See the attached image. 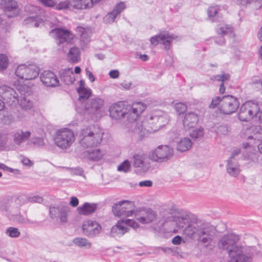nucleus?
<instances>
[{
	"label": "nucleus",
	"instance_id": "obj_2",
	"mask_svg": "<svg viewBox=\"0 0 262 262\" xmlns=\"http://www.w3.org/2000/svg\"><path fill=\"white\" fill-rule=\"evenodd\" d=\"M104 132L98 126L91 125L81 129L79 135V143L88 148L97 146L102 141Z\"/></svg>",
	"mask_w": 262,
	"mask_h": 262
},
{
	"label": "nucleus",
	"instance_id": "obj_58",
	"mask_svg": "<svg viewBox=\"0 0 262 262\" xmlns=\"http://www.w3.org/2000/svg\"><path fill=\"white\" fill-rule=\"evenodd\" d=\"M45 7L53 8L56 6L55 0H37Z\"/></svg>",
	"mask_w": 262,
	"mask_h": 262
},
{
	"label": "nucleus",
	"instance_id": "obj_49",
	"mask_svg": "<svg viewBox=\"0 0 262 262\" xmlns=\"http://www.w3.org/2000/svg\"><path fill=\"white\" fill-rule=\"evenodd\" d=\"M9 59L7 55L4 54H0V71L5 70L8 66Z\"/></svg>",
	"mask_w": 262,
	"mask_h": 262
},
{
	"label": "nucleus",
	"instance_id": "obj_55",
	"mask_svg": "<svg viewBox=\"0 0 262 262\" xmlns=\"http://www.w3.org/2000/svg\"><path fill=\"white\" fill-rule=\"evenodd\" d=\"M217 31L219 34L224 35L231 32V28L228 27L226 25H220Z\"/></svg>",
	"mask_w": 262,
	"mask_h": 262
},
{
	"label": "nucleus",
	"instance_id": "obj_36",
	"mask_svg": "<svg viewBox=\"0 0 262 262\" xmlns=\"http://www.w3.org/2000/svg\"><path fill=\"white\" fill-rule=\"evenodd\" d=\"M71 7L77 9L89 8L92 7V1L73 0L71 2Z\"/></svg>",
	"mask_w": 262,
	"mask_h": 262
},
{
	"label": "nucleus",
	"instance_id": "obj_30",
	"mask_svg": "<svg viewBox=\"0 0 262 262\" xmlns=\"http://www.w3.org/2000/svg\"><path fill=\"white\" fill-rule=\"evenodd\" d=\"M227 173L231 177H236L240 173L239 165L234 158V156H231L227 161L226 166Z\"/></svg>",
	"mask_w": 262,
	"mask_h": 262
},
{
	"label": "nucleus",
	"instance_id": "obj_27",
	"mask_svg": "<svg viewBox=\"0 0 262 262\" xmlns=\"http://www.w3.org/2000/svg\"><path fill=\"white\" fill-rule=\"evenodd\" d=\"M257 253L258 250L256 247H243L242 246V251L239 254V259L237 262H250L252 256Z\"/></svg>",
	"mask_w": 262,
	"mask_h": 262
},
{
	"label": "nucleus",
	"instance_id": "obj_40",
	"mask_svg": "<svg viewBox=\"0 0 262 262\" xmlns=\"http://www.w3.org/2000/svg\"><path fill=\"white\" fill-rule=\"evenodd\" d=\"M230 78V75L227 73H223L221 75H217L214 76L213 78H212L214 80H216L218 81H221V83L220 85V93L221 94H223L225 92V86L224 85V82L229 80Z\"/></svg>",
	"mask_w": 262,
	"mask_h": 262
},
{
	"label": "nucleus",
	"instance_id": "obj_52",
	"mask_svg": "<svg viewBox=\"0 0 262 262\" xmlns=\"http://www.w3.org/2000/svg\"><path fill=\"white\" fill-rule=\"evenodd\" d=\"M130 164L128 160H125L118 167V170L119 171H123L127 172L130 170Z\"/></svg>",
	"mask_w": 262,
	"mask_h": 262
},
{
	"label": "nucleus",
	"instance_id": "obj_18",
	"mask_svg": "<svg viewBox=\"0 0 262 262\" xmlns=\"http://www.w3.org/2000/svg\"><path fill=\"white\" fill-rule=\"evenodd\" d=\"M146 107L145 104L142 102H134L132 105L127 106L126 108V118L128 121H136Z\"/></svg>",
	"mask_w": 262,
	"mask_h": 262
},
{
	"label": "nucleus",
	"instance_id": "obj_17",
	"mask_svg": "<svg viewBox=\"0 0 262 262\" xmlns=\"http://www.w3.org/2000/svg\"><path fill=\"white\" fill-rule=\"evenodd\" d=\"M177 38L173 34L169 33L167 31H162L158 35L152 36L150 39V42L151 45H157L159 42H161L164 45V48L166 50L170 49L171 41Z\"/></svg>",
	"mask_w": 262,
	"mask_h": 262
},
{
	"label": "nucleus",
	"instance_id": "obj_48",
	"mask_svg": "<svg viewBox=\"0 0 262 262\" xmlns=\"http://www.w3.org/2000/svg\"><path fill=\"white\" fill-rule=\"evenodd\" d=\"M6 234L10 237L17 238L20 236V232L18 228L10 227L6 229Z\"/></svg>",
	"mask_w": 262,
	"mask_h": 262
},
{
	"label": "nucleus",
	"instance_id": "obj_13",
	"mask_svg": "<svg viewBox=\"0 0 262 262\" xmlns=\"http://www.w3.org/2000/svg\"><path fill=\"white\" fill-rule=\"evenodd\" d=\"M127 225H129L134 228L138 227V224L134 220L129 219L121 220L112 227L109 234L110 236L113 237H121L128 231L129 229Z\"/></svg>",
	"mask_w": 262,
	"mask_h": 262
},
{
	"label": "nucleus",
	"instance_id": "obj_45",
	"mask_svg": "<svg viewBox=\"0 0 262 262\" xmlns=\"http://www.w3.org/2000/svg\"><path fill=\"white\" fill-rule=\"evenodd\" d=\"M77 92L79 94V100L81 101H84L92 95V91L90 89H81L78 88Z\"/></svg>",
	"mask_w": 262,
	"mask_h": 262
},
{
	"label": "nucleus",
	"instance_id": "obj_32",
	"mask_svg": "<svg viewBox=\"0 0 262 262\" xmlns=\"http://www.w3.org/2000/svg\"><path fill=\"white\" fill-rule=\"evenodd\" d=\"M60 79L66 84L71 85L75 80V76L72 69L62 70L60 72Z\"/></svg>",
	"mask_w": 262,
	"mask_h": 262
},
{
	"label": "nucleus",
	"instance_id": "obj_20",
	"mask_svg": "<svg viewBox=\"0 0 262 262\" xmlns=\"http://www.w3.org/2000/svg\"><path fill=\"white\" fill-rule=\"evenodd\" d=\"M82 229L84 235L93 237L99 234L101 227L97 222L88 220L83 223Z\"/></svg>",
	"mask_w": 262,
	"mask_h": 262
},
{
	"label": "nucleus",
	"instance_id": "obj_57",
	"mask_svg": "<svg viewBox=\"0 0 262 262\" xmlns=\"http://www.w3.org/2000/svg\"><path fill=\"white\" fill-rule=\"evenodd\" d=\"M69 6H71V2L69 1H65L60 2L59 4H56V9L60 10L69 8Z\"/></svg>",
	"mask_w": 262,
	"mask_h": 262
},
{
	"label": "nucleus",
	"instance_id": "obj_28",
	"mask_svg": "<svg viewBox=\"0 0 262 262\" xmlns=\"http://www.w3.org/2000/svg\"><path fill=\"white\" fill-rule=\"evenodd\" d=\"M199 121L198 115L193 112H190L185 115L183 120V125L187 130L193 127Z\"/></svg>",
	"mask_w": 262,
	"mask_h": 262
},
{
	"label": "nucleus",
	"instance_id": "obj_56",
	"mask_svg": "<svg viewBox=\"0 0 262 262\" xmlns=\"http://www.w3.org/2000/svg\"><path fill=\"white\" fill-rule=\"evenodd\" d=\"M14 220L19 224H30L31 222L28 219L25 217L21 215H16L14 217Z\"/></svg>",
	"mask_w": 262,
	"mask_h": 262
},
{
	"label": "nucleus",
	"instance_id": "obj_1",
	"mask_svg": "<svg viewBox=\"0 0 262 262\" xmlns=\"http://www.w3.org/2000/svg\"><path fill=\"white\" fill-rule=\"evenodd\" d=\"M240 236L234 233H228L221 237L217 242L218 248L226 251L229 254L228 262H237L239 254L242 251V246L238 244Z\"/></svg>",
	"mask_w": 262,
	"mask_h": 262
},
{
	"label": "nucleus",
	"instance_id": "obj_21",
	"mask_svg": "<svg viewBox=\"0 0 262 262\" xmlns=\"http://www.w3.org/2000/svg\"><path fill=\"white\" fill-rule=\"evenodd\" d=\"M130 124L128 127L130 131L134 133L139 139H142L149 131L147 129V124L144 122H139L136 121H129Z\"/></svg>",
	"mask_w": 262,
	"mask_h": 262
},
{
	"label": "nucleus",
	"instance_id": "obj_47",
	"mask_svg": "<svg viewBox=\"0 0 262 262\" xmlns=\"http://www.w3.org/2000/svg\"><path fill=\"white\" fill-rule=\"evenodd\" d=\"M28 145H33L37 147H42L45 145L44 139L41 137L32 138L27 143Z\"/></svg>",
	"mask_w": 262,
	"mask_h": 262
},
{
	"label": "nucleus",
	"instance_id": "obj_24",
	"mask_svg": "<svg viewBox=\"0 0 262 262\" xmlns=\"http://www.w3.org/2000/svg\"><path fill=\"white\" fill-rule=\"evenodd\" d=\"M31 133L29 131H24L22 129H17L12 133L14 143L18 146L26 142L31 137Z\"/></svg>",
	"mask_w": 262,
	"mask_h": 262
},
{
	"label": "nucleus",
	"instance_id": "obj_6",
	"mask_svg": "<svg viewBox=\"0 0 262 262\" xmlns=\"http://www.w3.org/2000/svg\"><path fill=\"white\" fill-rule=\"evenodd\" d=\"M199 225L198 241L205 246H208L211 243L216 235V229L214 226L203 221Z\"/></svg>",
	"mask_w": 262,
	"mask_h": 262
},
{
	"label": "nucleus",
	"instance_id": "obj_61",
	"mask_svg": "<svg viewBox=\"0 0 262 262\" xmlns=\"http://www.w3.org/2000/svg\"><path fill=\"white\" fill-rule=\"evenodd\" d=\"M30 201L32 202L42 203L43 201V199L41 196L36 195L32 197L30 199Z\"/></svg>",
	"mask_w": 262,
	"mask_h": 262
},
{
	"label": "nucleus",
	"instance_id": "obj_9",
	"mask_svg": "<svg viewBox=\"0 0 262 262\" xmlns=\"http://www.w3.org/2000/svg\"><path fill=\"white\" fill-rule=\"evenodd\" d=\"M259 111L258 103L248 101L243 103L239 108L238 119L242 121H249Z\"/></svg>",
	"mask_w": 262,
	"mask_h": 262
},
{
	"label": "nucleus",
	"instance_id": "obj_31",
	"mask_svg": "<svg viewBox=\"0 0 262 262\" xmlns=\"http://www.w3.org/2000/svg\"><path fill=\"white\" fill-rule=\"evenodd\" d=\"M105 154V152L100 149L92 150H86L83 152L82 156L84 158L91 161H99L101 160Z\"/></svg>",
	"mask_w": 262,
	"mask_h": 262
},
{
	"label": "nucleus",
	"instance_id": "obj_43",
	"mask_svg": "<svg viewBox=\"0 0 262 262\" xmlns=\"http://www.w3.org/2000/svg\"><path fill=\"white\" fill-rule=\"evenodd\" d=\"M73 243L76 246L81 248H90L91 247V243L89 241L82 237H76L73 239Z\"/></svg>",
	"mask_w": 262,
	"mask_h": 262
},
{
	"label": "nucleus",
	"instance_id": "obj_51",
	"mask_svg": "<svg viewBox=\"0 0 262 262\" xmlns=\"http://www.w3.org/2000/svg\"><path fill=\"white\" fill-rule=\"evenodd\" d=\"M174 106L176 111L179 115L185 113L187 109L186 104L182 102L176 103Z\"/></svg>",
	"mask_w": 262,
	"mask_h": 262
},
{
	"label": "nucleus",
	"instance_id": "obj_64",
	"mask_svg": "<svg viewBox=\"0 0 262 262\" xmlns=\"http://www.w3.org/2000/svg\"><path fill=\"white\" fill-rule=\"evenodd\" d=\"M253 84L255 88L260 89L261 92H262V79L253 81Z\"/></svg>",
	"mask_w": 262,
	"mask_h": 262
},
{
	"label": "nucleus",
	"instance_id": "obj_39",
	"mask_svg": "<svg viewBox=\"0 0 262 262\" xmlns=\"http://www.w3.org/2000/svg\"><path fill=\"white\" fill-rule=\"evenodd\" d=\"M70 62L77 63L80 59V52L78 48L74 47L70 49L67 54Z\"/></svg>",
	"mask_w": 262,
	"mask_h": 262
},
{
	"label": "nucleus",
	"instance_id": "obj_33",
	"mask_svg": "<svg viewBox=\"0 0 262 262\" xmlns=\"http://www.w3.org/2000/svg\"><path fill=\"white\" fill-rule=\"evenodd\" d=\"M202 221L197 220L188 226L184 229V234L188 237H191L194 234L197 236L198 235L200 229V224L202 223Z\"/></svg>",
	"mask_w": 262,
	"mask_h": 262
},
{
	"label": "nucleus",
	"instance_id": "obj_35",
	"mask_svg": "<svg viewBox=\"0 0 262 262\" xmlns=\"http://www.w3.org/2000/svg\"><path fill=\"white\" fill-rule=\"evenodd\" d=\"M17 3L14 0H3L0 3V8L5 12H9L16 9Z\"/></svg>",
	"mask_w": 262,
	"mask_h": 262
},
{
	"label": "nucleus",
	"instance_id": "obj_8",
	"mask_svg": "<svg viewBox=\"0 0 262 262\" xmlns=\"http://www.w3.org/2000/svg\"><path fill=\"white\" fill-rule=\"evenodd\" d=\"M39 72V68L35 64H23L17 67L15 75L19 79L31 80L35 79L38 76Z\"/></svg>",
	"mask_w": 262,
	"mask_h": 262
},
{
	"label": "nucleus",
	"instance_id": "obj_15",
	"mask_svg": "<svg viewBox=\"0 0 262 262\" xmlns=\"http://www.w3.org/2000/svg\"><path fill=\"white\" fill-rule=\"evenodd\" d=\"M239 102L238 100L231 95L222 97L220 111L224 114H231L238 108Z\"/></svg>",
	"mask_w": 262,
	"mask_h": 262
},
{
	"label": "nucleus",
	"instance_id": "obj_34",
	"mask_svg": "<svg viewBox=\"0 0 262 262\" xmlns=\"http://www.w3.org/2000/svg\"><path fill=\"white\" fill-rule=\"evenodd\" d=\"M97 208L96 204L84 203L82 206H79L77 210L79 214L87 215L94 213Z\"/></svg>",
	"mask_w": 262,
	"mask_h": 262
},
{
	"label": "nucleus",
	"instance_id": "obj_3",
	"mask_svg": "<svg viewBox=\"0 0 262 262\" xmlns=\"http://www.w3.org/2000/svg\"><path fill=\"white\" fill-rule=\"evenodd\" d=\"M169 121L168 115L160 111L157 110L149 114L144 121L147 124L149 133L155 132L165 126Z\"/></svg>",
	"mask_w": 262,
	"mask_h": 262
},
{
	"label": "nucleus",
	"instance_id": "obj_37",
	"mask_svg": "<svg viewBox=\"0 0 262 262\" xmlns=\"http://www.w3.org/2000/svg\"><path fill=\"white\" fill-rule=\"evenodd\" d=\"M191 140L187 137L181 139L177 143V148L181 152H184L188 150L192 146Z\"/></svg>",
	"mask_w": 262,
	"mask_h": 262
},
{
	"label": "nucleus",
	"instance_id": "obj_16",
	"mask_svg": "<svg viewBox=\"0 0 262 262\" xmlns=\"http://www.w3.org/2000/svg\"><path fill=\"white\" fill-rule=\"evenodd\" d=\"M0 97L9 105H15L18 102V95L15 90L6 85L0 86Z\"/></svg>",
	"mask_w": 262,
	"mask_h": 262
},
{
	"label": "nucleus",
	"instance_id": "obj_10",
	"mask_svg": "<svg viewBox=\"0 0 262 262\" xmlns=\"http://www.w3.org/2000/svg\"><path fill=\"white\" fill-rule=\"evenodd\" d=\"M191 214L188 213H183L179 216L176 221L173 220V217L168 215L166 217H163V221L161 223V226L163 228H167V230L172 231V227L177 226L178 229H183L189 222L190 219Z\"/></svg>",
	"mask_w": 262,
	"mask_h": 262
},
{
	"label": "nucleus",
	"instance_id": "obj_44",
	"mask_svg": "<svg viewBox=\"0 0 262 262\" xmlns=\"http://www.w3.org/2000/svg\"><path fill=\"white\" fill-rule=\"evenodd\" d=\"M146 159L145 154H136L134 156V165L136 167H142L144 164V161Z\"/></svg>",
	"mask_w": 262,
	"mask_h": 262
},
{
	"label": "nucleus",
	"instance_id": "obj_7",
	"mask_svg": "<svg viewBox=\"0 0 262 262\" xmlns=\"http://www.w3.org/2000/svg\"><path fill=\"white\" fill-rule=\"evenodd\" d=\"M104 100L99 97L88 99L84 105V113L93 119H97L102 116Z\"/></svg>",
	"mask_w": 262,
	"mask_h": 262
},
{
	"label": "nucleus",
	"instance_id": "obj_46",
	"mask_svg": "<svg viewBox=\"0 0 262 262\" xmlns=\"http://www.w3.org/2000/svg\"><path fill=\"white\" fill-rule=\"evenodd\" d=\"M0 113L3 114V116L0 117V119L5 124L9 125L13 122L14 118L11 114L4 110Z\"/></svg>",
	"mask_w": 262,
	"mask_h": 262
},
{
	"label": "nucleus",
	"instance_id": "obj_26",
	"mask_svg": "<svg viewBox=\"0 0 262 262\" xmlns=\"http://www.w3.org/2000/svg\"><path fill=\"white\" fill-rule=\"evenodd\" d=\"M126 6L124 3L120 2L118 3L114 8V9L108 12L104 17V21L105 23L111 24L113 23L116 17L119 15Z\"/></svg>",
	"mask_w": 262,
	"mask_h": 262
},
{
	"label": "nucleus",
	"instance_id": "obj_41",
	"mask_svg": "<svg viewBox=\"0 0 262 262\" xmlns=\"http://www.w3.org/2000/svg\"><path fill=\"white\" fill-rule=\"evenodd\" d=\"M250 131H251L252 134L248 137V139L258 141L262 140V128L259 126L252 127Z\"/></svg>",
	"mask_w": 262,
	"mask_h": 262
},
{
	"label": "nucleus",
	"instance_id": "obj_59",
	"mask_svg": "<svg viewBox=\"0 0 262 262\" xmlns=\"http://www.w3.org/2000/svg\"><path fill=\"white\" fill-rule=\"evenodd\" d=\"M71 173L73 174L82 176L83 173V170L80 168H69Z\"/></svg>",
	"mask_w": 262,
	"mask_h": 262
},
{
	"label": "nucleus",
	"instance_id": "obj_50",
	"mask_svg": "<svg viewBox=\"0 0 262 262\" xmlns=\"http://www.w3.org/2000/svg\"><path fill=\"white\" fill-rule=\"evenodd\" d=\"M204 136V129L202 127H199L193 129L190 133V136L194 139H200Z\"/></svg>",
	"mask_w": 262,
	"mask_h": 262
},
{
	"label": "nucleus",
	"instance_id": "obj_25",
	"mask_svg": "<svg viewBox=\"0 0 262 262\" xmlns=\"http://www.w3.org/2000/svg\"><path fill=\"white\" fill-rule=\"evenodd\" d=\"M141 216L138 218V221L143 224L151 223L156 220L157 214L155 211L150 208H144L141 211Z\"/></svg>",
	"mask_w": 262,
	"mask_h": 262
},
{
	"label": "nucleus",
	"instance_id": "obj_23",
	"mask_svg": "<svg viewBox=\"0 0 262 262\" xmlns=\"http://www.w3.org/2000/svg\"><path fill=\"white\" fill-rule=\"evenodd\" d=\"M110 116L114 119H120L126 117V109L122 102H118L112 105L109 108Z\"/></svg>",
	"mask_w": 262,
	"mask_h": 262
},
{
	"label": "nucleus",
	"instance_id": "obj_53",
	"mask_svg": "<svg viewBox=\"0 0 262 262\" xmlns=\"http://www.w3.org/2000/svg\"><path fill=\"white\" fill-rule=\"evenodd\" d=\"M8 140L7 135L0 133V151L5 150L6 149Z\"/></svg>",
	"mask_w": 262,
	"mask_h": 262
},
{
	"label": "nucleus",
	"instance_id": "obj_4",
	"mask_svg": "<svg viewBox=\"0 0 262 262\" xmlns=\"http://www.w3.org/2000/svg\"><path fill=\"white\" fill-rule=\"evenodd\" d=\"M75 140L73 131L67 128L56 130L54 137L55 144L62 149L69 148L74 142Z\"/></svg>",
	"mask_w": 262,
	"mask_h": 262
},
{
	"label": "nucleus",
	"instance_id": "obj_11",
	"mask_svg": "<svg viewBox=\"0 0 262 262\" xmlns=\"http://www.w3.org/2000/svg\"><path fill=\"white\" fill-rule=\"evenodd\" d=\"M173 155V150L167 145H160L149 154V158L152 161L159 162L169 160Z\"/></svg>",
	"mask_w": 262,
	"mask_h": 262
},
{
	"label": "nucleus",
	"instance_id": "obj_63",
	"mask_svg": "<svg viewBox=\"0 0 262 262\" xmlns=\"http://www.w3.org/2000/svg\"><path fill=\"white\" fill-rule=\"evenodd\" d=\"M79 201L78 199L76 196H72L71 198V201L70 202L69 204L73 207H77L78 205Z\"/></svg>",
	"mask_w": 262,
	"mask_h": 262
},
{
	"label": "nucleus",
	"instance_id": "obj_29",
	"mask_svg": "<svg viewBox=\"0 0 262 262\" xmlns=\"http://www.w3.org/2000/svg\"><path fill=\"white\" fill-rule=\"evenodd\" d=\"M76 32L81 36L80 46L82 50H85L88 47V45L90 41L91 33L89 29L78 26L76 28Z\"/></svg>",
	"mask_w": 262,
	"mask_h": 262
},
{
	"label": "nucleus",
	"instance_id": "obj_60",
	"mask_svg": "<svg viewBox=\"0 0 262 262\" xmlns=\"http://www.w3.org/2000/svg\"><path fill=\"white\" fill-rule=\"evenodd\" d=\"M0 210L2 212L6 213V214L7 215L9 211V206L8 204L2 203L0 204Z\"/></svg>",
	"mask_w": 262,
	"mask_h": 262
},
{
	"label": "nucleus",
	"instance_id": "obj_22",
	"mask_svg": "<svg viewBox=\"0 0 262 262\" xmlns=\"http://www.w3.org/2000/svg\"><path fill=\"white\" fill-rule=\"evenodd\" d=\"M42 83L46 86L55 87L59 85V80L54 74L50 71H43L40 76Z\"/></svg>",
	"mask_w": 262,
	"mask_h": 262
},
{
	"label": "nucleus",
	"instance_id": "obj_38",
	"mask_svg": "<svg viewBox=\"0 0 262 262\" xmlns=\"http://www.w3.org/2000/svg\"><path fill=\"white\" fill-rule=\"evenodd\" d=\"M21 108L25 110H30L34 106V103L32 100L28 96H21L18 99V102Z\"/></svg>",
	"mask_w": 262,
	"mask_h": 262
},
{
	"label": "nucleus",
	"instance_id": "obj_42",
	"mask_svg": "<svg viewBox=\"0 0 262 262\" xmlns=\"http://www.w3.org/2000/svg\"><path fill=\"white\" fill-rule=\"evenodd\" d=\"M220 8L217 6H210L207 10L208 17L212 21H215L219 17Z\"/></svg>",
	"mask_w": 262,
	"mask_h": 262
},
{
	"label": "nucleus",
	"instance_id": "obj_62",
	"mask_svg": "<svg viewBox=\"0 0 262 262\" xmlns=\"http://www.w3.org/2000/svg\"><path fill=\"white\" fill-rule=\"evenodd\" d=\"M215 42L220 46H223L225 44V41L224 37L222 35L216 37L214 40Z\"/></svg>",
	"mask_w": 262,
	"mask_h": 262
},
{
	"label": "nucleus",
	"instance_id": "obj_14",
	"mask_svg": "<svg viewBox=\"0 0 262 262\" xmlns=\"http://www.w3.org/2000/svg\"><path fill=\"white\" fill-rule=\"evenodd\" d=\"M69 212L70 207L63 203H60L56 206H50L49 208L50 217L53 220H59L61 223L68 222Z\"/></svg>",
	"mask_w": 262,
	"mask_h": 262
},
{
	"label": "nucleus",
	"instance_id": "obj_5",
	"mask_svg": "<svg viewBox=\"0 0 262 262\" xmlns=\"http://www.w3.org/2000/svg\"><path fill=\"white\" fill-rule=\"evenodd\" d=\"M50 34L55 39L59 50H63L64 47L72 42L75 37L71 31L58 28L52 30Z\"/></svg>",
	"mask_w": 262,
	"mask_h": 262
},
{
	"label": "nucleus",
	"instance_id": "obj_54",
	"mask_svg": "<svg viewBox=\"0 0 262 262\" xmlns=\"http://www.w3.org/2000/svg\"><path fill=\"white\" fill-rule=\"evenodd\" d=\"M222 99V97H220L219 96H216L213 98L212 99L211 102L209 105V107L211 108H214L216 106H218L219 109L220 110V106L221 105V101Z\"/></svg>",
	"mask_w": 262,
	"mask_h": 262
},
{
	"label": "nucleus",
	"instance_id": "obj_12",
	"mask_svg": "<svg viewBox=\"0 0 262 262\" xmlns=\"http://www.w3.org/2000/svg\"><path fill=\"white\" fill-rule=\"evenodd\" d=\"M134 209V202L124 200L114 204L112 207V211L116 216L127 217L133 214Z\"/></svg>",
	"mask_w": 262,
	"mask_h": 262
},
{
	"label": "nucleus",
	"instance_id": "obj_19",
	"mask_svg": "<svg viewBox=\"0 0 262 262\" xmlns=\"http://www.w3.org/2000/svg\"><path fill=\"white\" fill-rule=\"evenodd\" d=\"M25 11L29 13L31 16L28 18H26L24 20L25 24H33L35 27H37L39 26V24L37 22V18L40 16L41 9L38 6H34L31 4H28L25 7Z\"/></svg>",
	"mask_w": 262,
	"mask_h": 262
}]
</instances>
